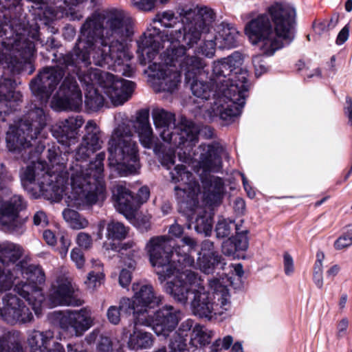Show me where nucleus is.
<instances>
[{"instance_id":"f257e3e1","label":"nucleus","mask_w":352,"mask_h":352,"mask_svg":"<svg viewBox=\"0 0 352 352\" xmlns=\"http://www.w3.org/2000/svg\"><path fill=\"white\" fill-rule=\"evenodd\" d=\"M133 23L121 9L109 8L95 12L88 16L80 29V36L72 52L60 55L54 67H47L30 84L34 97L46 103L66 74V70L78 72V64L91 63L93 51L95 65L110 68L120 66L124 56V43L133 34Z\"/></svg>"},{"instance_id":"f03ea898","label":"nucleus","mask_w":352,"mask_h":352,"mask_svg":"<svg viewBox=\"0 0 352 352\" xmlns=\"http://www.w3.org/2000/svg\"><path fill=\"white\" fill-rule=\"evenodd\" d=\"M176 11L181 17L182 28L171 30L161 38L160 29L151 27L137 41V53L140 63L146 65L155 58L161 47L165 48L161 54L164 64L190 74L204 69L206 64L200 57L190 55L188 50L209 32L215 16L210 8L190 3L179 4Z\"/></svg>"},{"instance_id":"7ed1b4c3","label":"nucleus","mask_w":352,"mask_h":352,"mask_svg":"<svg viewBox=\"0 0 352 352\" xmlns=\"http://www.w3.org/2000/svg\"><path fill=\"white\" fill-rule=\"evenodd\" d=\"M243 56L239 52L213 62L211 82L217 87V98L211 108L225 124L240 115L249 89L248 72L241 67Z\"/></svg>"},{"instance_id":"20e7f679","label":"nucleus","mask_w":352,"mask_h":352,"mask_svg":"<svg viewBox=\"0 0 352 352\" xmlns=\"http://www.w3.org/2000/svg\"><path fill=\"white\" fill-rule=\"evenodd\" d=\"M296 11L288 4L275 3L249 21L245 28L252 45H257L264 55L272 56L289 44L295 36Z\"/></svg>"},{"instance_id":"39448f33","label":"nucleus","mask_w":352,"mask_h":352,"mask_svg":"<svg viewBox=\"0 0 352 352\" xmlns=\"http://www.w3.org/2000/svg\"><path fill=\"white\" fill-rule=\"evenodd\" d=\"M94 153L82 141L76 151V162L70 168L72 205L78 208L96 204L106 197L103 164L105 153H99L94 161L87 164Z\"/></svg>"},{"instance_id":"423d86ee","label":"nucleus","mask_w":352,"mask_h":352,"mask_svg":"<svg viewBox=\"0 0 352 352\" xmlns=\"http://www.w3.org/2000/svg\"><path fill=\"white\" fill-rule=\"evenodd\" d=\"M170 175L172 182L179 183L175 186V191L179 204V211L189 220H192L197 214L195 230L198 233L210 236L212 229V217L199 208L197 195L201 190L192 173L187 170L185 166L177 165L174 171L170 172Z\"/></svg>"},{"instance_id":"0eeeda50","label":"nucleus","mask_w":352,"mask_h":352,"mask_svg":"<svg viewBox=\"0 0 352 352\" xmlns=\"http://www.w3.org/2000/svg\"><path fill=\"white\" fill-rule=\"evenodd\" d=\"M44 104L35 98L19 126H11L7 132V146L18 160L25 162L32 160L36 155L32 141H35L46 125L47 116L43 108Z\"/></svg>"},{"instance_id":"6e6552de","label":"nucleus","mask_w":352,"mask_h":352,"mask_svg":"<svg viewBox=\"0 0 352 352\" xmlns=\"http://www.w3.org/2000/svg\"><path fill=\"white\" fill-rule=\"evenodd\" d=\"M151 114L162 139L173 148L183 151V153L177 152L180 161L190 162L192 148L198 142L199 130L196 125L186 119H182L179 124L175 125V114L160 107L153 108Z\"/></svg>"},{"instance_id":"1a4fd4ad","label":"nucleus","mask_w":352,"mask_h":352,"mask_svg":"<svg viewBox=\"0 0 352 352\" xmlns=\"http://www.w3.org/2000/svg\"><path fill=\"white\" fill-rule=\"evenodd\" d=\"M164 288L176 302L182 305H186L189 294H192L190 305L194 315L211 319L214 314L212 298L202 285L200 277L195 272L190 270L180 272L173 280L167 282Z\"/></svg>"},{"instance_id":"9d476101","label":"nucleus","mask_w":352,"mask_h":352,"mask_svg":"<svg viewBox=\"0 0 352 352\" xmlns=\"http://www.w3.org/2000/svg\"><path fill=\"white\" fill-rule=\"evenodd\" d=\"M171 240L167 236H157L150 239L146 245V251L151 265L158 275L161 283L166 278L179 272L183 267L194 264V258L177 248L173 250Z\"/></svg>"},{"instance_id":"9b49d317","label":"nucleus","mask_w":352,"mask_h":352,"mask_svg":"<svg viewBox=\"0 0 352 352\" xmlns=\"http://www.w3.org/2000/svg\"><path fill=\"white\" fill-rule=\"evenodd\" d=\"M109 165L120 176L135 173L139 168L138 148L131 128L120 124L109 141Z\"/></svg>"},{"instance_id":"f8f14e48","label":"nucleus","mask_w":352,"mask_h":352,"mask_svg":"<svg viewBox=\"0 0 352 352\" xmlns=\"http://www.w3.org/2000/svg\"><path fill=\"white\" fill-rule=\"evenodd\" d=\"M21 0H0V40L12 42L14 47L20 50L21 42L38 40L37 27L30 25L27 14L19 6Z\"/></svg>"},{"instance_id":"ddd939ff","label":"nucleus","mask_w":352,"mask_h":352,"mask_svg":"<svg viewBox=\"0 0 352 352\" xmlns=\"http://www.w3.org/2000/svg\"><path fill=\"white\" fill-rule=\"evenodd\" d=\"M200 164L204 169L200 178L202 192L207 204L216 206L221 203L223 192V182L220 177L210 175V171H218L221 167V155L223 148L219 143L201 144Z\"/></svg>"},{"instance_id":"4468645a","label":"nucleus","mask_w":352,"mask_h":352,"mask_svg":"<svg viewBox=\"0 0 352 352\" xmlns=\"http://www.w3.org/2000/svg\"><path fill=\"white\" fill-rule=\"evenodd\" d=\"M11 180L12 177L7 175L3 164H0V223L7 232L21 235L26 231L28 217H20L19 213L26 208L27 202L21 195H14L2 203L3 197L10 192L7 182Z\"/></svg>"},{"instance_id":"2eb2a0df","label":"nucleus","mask_w":352,"mask_h":352,"mask_svg":"<svg viewBox=\"0 0 352 352\" xmlns=\"http://www.w3.org/2000/svg\"><path fill=\"white\" fill-rule=\"evenodd\" d=\"M17 282L14 292L23 298L32 307L36 315L41 314L44 295L37 285L45 282V274L42 268L34 265H28L21 261L14 268Z\"/></svg>"},{"instance_id":"dca6fc26","label":"nucleus","mask_w":352,"mask_h":352,"mask_svg":"<svg viewBox=\"0 0 352 352\" xmlns=\"http://www.w3.org/2000/svg\"><path fill=\"white\" fill-rule=\"evenodd\" d=\"M12 42L0 40V65L12 74H19L26 63H30L35 52V45L32 41L21 42L20 50L14 47Z\"/></svg>"},{"instance_id":"f3484780","label":"nucleus","mask_w":352,"mask_h":352,"mask_svg":"<svg viewBox=\"0 0 352 352\" xmlns=\"http://www.w3.org/2000/svg\"><path fill=\"white\" fill-rule=\"evenodd\" d=\"M98 85L114 105H120L127 101L135 89V83L130 80L116 78L114 75L102 71Z\"/></svg>"},{"instance_id":"a211bd4d","label":"nucleus","mask_w":352,"mask_h":352,"mask_svg":"<svg viewBox=\"0 0 352 352\" xmlns=\"http://www.w3.org/2000/svg\"><path fill=\"white\" fill-rule=\"evenodd\" d=\"M94 324V317L89 307L68 311L60 320V327L70 331L76 337L82 336Z\"/></svg>"},{"instance_id":"6ab92c4d","label":"nucleus","mask_w":352,"mask_h":352,"mask_svg":"<svg viewBox=\"0 0 352 352\" xmlns=\"http://www.w3.org/2000/svg\"><path fill=\"white\" fill-rule=\"evenodd\" d=\"M58 89L59 102L64 109L78 111L82 104V96L76 76L70 69L66 70V74L62 79Z\"/></svg>"},{"instance_id":"aec40b11","label":"nucleus","mask_w":352,"mask_h":352,"mask_svg":"<svg viewBox=\"0 0 352 352\" xmlns=\"http://www.w3.org/2000/svg\"><path fill=\"white\" fill-rule=\"evenodd\" d=\"M2 299L3 307L0 308V316L8 324H23L33 320L29 308L16 295L8 294Z\"/></svg>"},{"instance_id":"412c9836","label":"nucleus","mask_w":352,"mask_h":352,"mask_svg":"<svg viewBox=\"0 0 352 352\" xmlns=\"http://www.w3.org/2000/svg\"><path fill=\"white\" fill-rule=\"evenodd\" d=\"M182 318L180 309L166 305L155 313L154 320L151 319L153 329L157 336L167 338L176 329Z\"/></svg>"},{"instance_id":"4be33fe9","label":"nucleus","mask_w":352,"mask_h":352,"mask_svg":"<svg viewBox=\"0 0 352 352\" xmlns=\"http://www.w3.org/2000/svg\"><path fill=\"white\" fill-rule=\"evenodd\" d=\"M50 179H43L42 182L36 184V188L32 192L34 198L43 197L47 200L58 202L63 195L65 188L67 179L65 176L51 173L49 170Z\"/></svg>"},{"instance_id":"5701e85b","label":"nucleus","mask_w":352,"mask_h":352,"mask_svg":"<svg viewBox=\"0 0 352 352\" xmlns=\"http://www.w3.org/2000/svg\"><path fill=\"white\" fill-rule=\"evenodd\" d=\"M50 300L54 306L67 305L78 307L84 301L77 298L75 288L67 278H60L54 284L50 294Z\"/></svg>"},{"instance_id":"b1692460","label":"nucleus","mask_w":352,"mask_h":352,"mask_svg":"<svg viewBox=\"0 0 352 352\" xmlns=\"http://www.w3.org/2000/svg\"><path fill=\"white\" fill-rule=\"evenodd\" d=\"M49 165L43 161L32 162L31 164L20 170V178L23 188L32 195L36 184L43 179H50Z\"/></svg>"},{"instance_id":"393cba45","label":"nucleus","mask_w":352,"mask_h":352,"mask_svg":"<svg viewBox=\"0 0 352 352\" xmlns=\"http://www.w3.org/2000/svg\"><path fill=\"white\" fill-rule=\"evenodd\" d=\"M197 264L201 271L209 274L216 268L223 270L226 262L225 259L214 250V245L210 240H204L201 243V252L197 258Z\"/></svg>"},{"instance_id":"a878e982","label":"nucleus","mask_w":352,"mask_h":352,"mask_svg":"<svg viewBox=\"0 0 352 352\" xmlns=\"http://www.w3.org/2000/svg\"><path fill=\"white\" fill-rule=\"evenodd\" d=\"M82 124L83 120L80 117H70L53 126L52 133L58 142L69 146L76 142L78 130Z\"/></svg>"},{"instance_id":"bb28decb","label":"nucleus","mask_w":352,"mask_h":352,"mask_svg":"<svg viewBox=\"0 0 352 352\" xmlns=\"http://www.w3.org/2000/svg\"><path fill=\"white\" fill-rule=\"evenodd\" d=\"M134 292L133 298L135 303L143 308L142 311L157 306L162 301V297L157 295L152 285L143 283H134L132 285Z\"/></svg>"},{"instance_id":"cd10ccee","label":"nucleus","mask_w":352,"mask_h":352,"mask_svg":"<svg viewBox=\"0 0 352 352\" xmlns=\"http://www.w3.org/2000/svg\"><path fill=\"white\" fill-rule=\"evenodd\" d=\"M113 199L116 209L126 217L131 215L136 209V198L124 186L118 184L113 189Z\"/></svg>"},{"instance_id":"c85d7f7f","label":"nucleus","mask_w":352,"mask_h":352,"mask_svg":"<svg viewBox=\"0 0 352 352\" xmlns=\"http://www.w3.org/2000/svg\"><path fill=\"white\" fill-rule=\"evenodd\" d=\"M134 128L138 134L141 144L144 148H151L156 144L157 138L153 133L147 110H141L138 112Z\"/></svg>"},{"instance_id":"c756f323","label":"nucleus","mask_w":352,"mask_h":352,"mask_svg":"<svg viewBox=\"0 0 352 352\" xmlns=\"http://www.w3.org/2000/svg\"><path fill=\"white\" fill-rule=\"evenodd\" d=\"M200 70L201 69L197 71L195 73H191L190 74L186 72V78H192V82L190 84V89L195 96L204 100H208L210 98L211 96H212L214 101L212 103L210 108L208 109V112L211 117L219 118V116L214 115V113H212L211 111V108L216 102L218 97L217 87L211 82V78L210 79V82H204L195 80V76L197 72H199Z\"/></svg>"},{"instance_id":"7c9ffc66","label":"nucleus","mask_w":352,"mask_h":352,"mask_svg":"<svg viewBox=\"0 0 352 352\" xmlns=\"http://www.w3.org/2000/svg\"><path fill=\"white\" fill-rule=\"evenodd\" d=\"M119 309L124 314L133 315V323L135 325H143L146 327L151 326V318L148 312L142 311L143 308H140L135 303L134 298L126 297L122 298L119 301Z\"/></svg>"},{"instance_id":"2f4dec72","label":"nucleus","mask_w":352,"mask_h":352,"mask_svg":"<svg viewBox=\"0 0 352 352\" xmlns=\"http://www.w3.org/2000/svg\"><path fill=\"white\" fill-rule=\"evenodd\" d=\"M16 82L10 78L2 76L0 78V115L9 111L8 102L19 101L22 95L15 91Z\"/></svg>"},{"instance_id":"473e14b6","label":"nucleus","mask_w":352,"mask_h":352,"mask_svg":"<svg viewBox=\"0 0 352 352\" xmlns=\"http://www.w3.org/2000/svg\"><path fill=\"white\" fill-rule=\"evenodd\" d=\"M54 340V333L50 330L41 331L33 329L27 333V344L31 352H49Z\"/></svg>"},{"instance_id":"72a5a7b5","label":"nucleus","mask_w":352,"mask_h":352,"mask_svg":"<svg viewBox=\"0 0 352 352\" xmlns=\"http://www.w3.org/2000/svg\"><path fill=\"white\" fill-rule=\"evenodd\" d=\"M158 75L159 78L154 83V89L156 92L172 94L178 89L181 82V75L178 71L162 69Z\"/></svg>"},{"instance_id":"f704fd0d","label":"nucleus","mask_w":352,"mask_h":352,"mask_svg":"<svg viewBox=\"0 0 352 352\" xmlns=\"http://www.w3.org/2000/svg\"><path fill=\"white\" fill-rule=\"evenodd\" d=\"M23 252V248L18 244L9 241L0 243V266L14 272Z\"/></svg>"},{"instance_id":"c9c22d12","label":"nucleus","mask_w":352,"mask_h":352,"mask_svg":"<svg viewBox=\"0 0 352 352\" xmlns=\"http://www.w3.org/2000/svg\"><path fill=\"white\" fill-rule=\"evenodd\" d=\"M239 32L231 24L221 23L214 36L219 49L235 47L238 44Z\"/></svg>"},{"instance_id":"e433bc0d","label":"nucleus","mask_w":352,"mask_h":352,"mask_svg":"<svg viewBox=\"0 0 352 352\" xmlns=\"http://www.w3.org/2000/svg\"><path fill=\"white\" fill-rule=\"evenodd\" d=\"M0 352H25L21 333L16 330H5L0 335Z\"/></svg>"},{"instance_id":"4c0bfd02","label":"nucleus","mask_w":352,"mask_h":352,"mask_svg":"<svg viewBox=\"0 0 352 352\" xmlns=\"http://www.w3.org/2000/svg\"><path fill=\"white\" fill-rule=\"evenodd\" d=\"M248 230L237 232L235 236L228 237L221 245V251L226 256H234L237 251H245L248 248Z\"/></svg>"},{"instance_id":"58836bf2","label":"nucleus","mask_w":352,"mask_h":352,"mask_svg":"<svg viewBox=\"0 0 352 352\" xmlns=\"http://www.w3.org/2000/svg\"><path fill=\"white\" fill-rule=\"evenodd\" d=\"M89 58L91 60V63L89 65H84L82 63H80L78 64L79 67L78 69V72H72L76 77L78 76L79 80L81 83L84 84L87 87V91L90 89H95L94 85L98 84L99 82V78L101 74L102 71L98 70V69H91V70H87L86 72H81V67H88L91 63L95 65L93 62V51L90 50L89 52Z\"/></svg>"},{"instance_id":"ea45409f","label":"nucleus","mask_w":352,"mask_h":352,"mask_svg":"<svg viewBox=\"0 0 352 352\" xmlns=\"http://www.w3.org/2000/svg\"><path fill=\"white\" fill-rule=\"evenodd\" d=\"M82 142L95 152L102 148L103 141L101 131L94 122L89 120L86 124L85 135L82 138Z\"/></svg>"},{"instance_id":"a19ab883","label":"nucleus","mask_w":352,"mask_h":352,"mask_svg":"<svg viewBox=\"0 0 352 352\" xmlns=\"http://www.w3.org/2000/svg\"><path fill=\"white\" fill-rule=\"evenodd\" d=\"M139 326L134 324L128 342L129 347L134 350L151 347L153 342L152 334L139 329Z\"/></svg>"},{"instance_id":"79ce46f5","label":"nucleus","mask_w":352,"mask_h":352,"mask_svg":"<svg viewBox=\"0 0 352 352\" xmlns=\"http://www.w3.org/2000/svg\"><path fill=\"white\" fill-rule=\"evenodd\" d=\"M47 159L52 168H55L54 170L50 171L51 173H56L62 175L63 171L66 167V164L68 160L66 152L62 154L58 148L55 146L48 148L47 150Z\"/></svg>"},{"instance_id":"37998d69","label":"nucleus","mask_w":352,"mask_h":352,"mask_svg":"<svg viewBox=\"0 0 352 352\" xmlns=\"http://www.w3.org/2000/svg\"><path fill=\"white\" fill-rule=\"evenodd\" d=\"M209 286L214 291V298H217L220 302L221 307L227 310L230 304V294L228 289L221 284L217 278H213L209 280Z\"/></svg>"},{"instance_id":"c03bdc74","label":"nucleus","mask_w":352,"mask_h":352,"mask_svg":"<svg viewBox=\"0 0 352 352\" xmlns=\"http://www.w3.org/2000/svg\"><path fill=\"white\" fill-rule=\"evenodd\" d=\"M234 230L236 234L241 232L237 224H235L233 221L223 218L218 220L214 228L216 237L218 239L231 237Z\"/></svg>"},{"instance_id":"a18cd8bd","label":"nucleus","mask_w":352,"mask_h":352,"mask_svg":"<svg viewBox=\"0 0 352 352\" xmlns=\"http://www.w3.org/2000/svg\"><path fill=\"white\" fill-rule=\"evenodd\" d=\"M107 238L113 240H122L128 234L129 228L122 223L111 220L107 225Z\"/></svg>"},{"instance_id":"49530a36","label":"nucleus","mask_w":352,"mask_h":352,"mask_svg":"<svg viewBox=\"0 0 352 352\" xmlns=\"http://www.w3.org/2000/svg\"><path fill=\"white\" fill-rule=\"evenodd\" d=\"M91 263L93 270L88 274L85 283L88 287L94 288L100 285L101 280L104 278L103 267L102 263L98 260L92 259Z\"/></svg>"},{"instance_id":"de8ad7c7","label":"nucleus","mask_w":352,"mask_h":352,"mask_svg":"<svg viewBox=\"0 0 352 352\" xmlns=\"http://www.w3.org/2000/svg\"><path fill=\"white\" fill-rule=\"evenodd\" d=\"M213 336L214 332L212 330L204 326L196 324L192 329L191 340L192 341H197L201 346H204L210 342Z\"/></svg>"},{"instance_id":"09e8293b","label":"nucleus","mask_w":352,"mask_h":352,"mask_svg":"<svg viewBox=\"0 0 352 352\" xmlns=\"http://www.w3.org/2000/svg\"><path fill=\"white\" fill-rule=\"evenodd\" d=\"M85 104L88 109L97 111L104 104L103 96L96 89H90L85 93Z\"/></svg>"},{"instance_id":"8fccbe9b","label":"nucleus","mask_w":352,"mask_h":352,"mask_svg":"<svg viewBox=\"0 0 352 352\" xmlns=\"http://www.w3.org/2000/svg\"><path fill=\"white\" fill-rule=\"evenodd\" d=\"M15 275L11 269L1 268L0 266V292L10 289L14 281L17 282Z\"/></svg>"},{"instance_id":"3c124183","label":"nucleus","mask_w":352,"mask_h":352,"mask_svg":"<svg viewBox=\"0 0 352 352\" xmlns=\"http://www.w3.org/2000/svg\"><path fill=\"white\" fill-rule=\"evenodd\" d=\"M153 22H159L162 26L167 28H173L178 23V18L175 16L172 11H165L162 13L157 14Z\"/></svg>"},{"instance_id":"603ef678","label":"nucleus","mask_w":352,"mask_h":352,"mask_svg":"<svg viewBox=\"0 0 352 352\" xmlns=\"http://www.w3.org/2000/svg\"><path fill=\"white\" fill-rule=\"evenodd\" d=\"M346 232L340 236L334 243V248L338 250H343L352 245V224L346 227Z\"/></svg>"},{"instance_id":"864d4df0","label":"nucleus","mask_w":352,"mask_h":352,"mask_svg":"<svg viewBox=\"0 0 352 352\" xmlns=\"http://www.w3.org/2000/svg\"><path fill=\"white\" fill-rule=\"evenodd\" d=\"M217 43L214 36L211 38H205L203 44L200 46V52L208 58H212L215 54Z\"/></svg>"},{"instance_id":"5fc2aeb1","label":"nucleus","mask_w":352,"mask_h":352,"mask_svg":"<svg viewBox=\"0 0 352 352\" xmlns=\"http://www.w3.org/2000/svg\"><path fill=\"white\" fill-rule=\"evenodd\" d=\"M252 63L255 70V75L258 77L267 71L268 67L265 58L261 54L254 56Z\"/></svg>"},{"instance_id":"6e6d98bb","label":"nucleus","mask_w":352,"mask_h":352,"mask_svg":"<svg viewBox=\"0 0 352 352\" xmlns=\"http://www.w3.org/2000/svg\"><path fill=\"white\" fill-rule=\"evenodd\" d=\"M192 321L190 320L183 322L179 326L177 331H176L171 338L178 340H186V337L188 336V332L192 327Z\"/></svg>"},{"instance_id":"4d7b16f0","label":"nucleus","mask_w":352,"mask_h":352,"mask_svg":"<svg viewBox=\"0 0 352 352\" xmlns=\"http://www.w3.org/2000/svg\"><path fill=\"white\" fill-rule=\"evenodd\" d=\"M58 236L60 243L59 253L62 258H65L71 245V239L69 237L68 234L64 232H60Z\"/></svg>"},{"instance_id":"13d9d810","label":"nucleus","mask_w":352,"mask_h":352,"mask_svg":"<svg viewBox=\"0 0 352 352\" xmlns=\"http://www.w3.org/2000/svg\"><path fill=\"white\" fill-rule=\"evenodd\" d=\"M72 261L78 269H82L85 265V259L82 250L78 248L72 249L70 253Z\"/></svg>"},{"instance_id":"bf43d9fd","label":"nucleus","mask_w":352,"mask_h":352,"mask_svg":"<svg viewBox=\"0 0 352 352\" xmlns=\"http://www.w3.org/2000/svg\"><path fill=\"white\" fill-rule=\"evenodd\" d=\"M121 311L118 306H110L107 311V317L109 322L118 324L120 321Z\"/></svg>"},{"instance_id":"052dcab7","label":"nucleus","mask_w":352,"mask_h":352,"mask_svg":"<svg viewBox=\"0 0 352 352\" xmlns=\"http://www.w3.org/2000/svg\"><path fill=\"white\" fill-rule=\"evenodd\" d=\"M76 243L80 248L88 250L92 245V239L89 234L80 232L77 235Z\"/></svg>"},{"instance_id":"680f3d73","label":"nucleus","mask_w":352,"mask_h":352,"mask_svg":"<svg viewBox=\"0 0 352 352\" xmlns=\"http://www.w3.org/2000/svg\"><path fill=\"white\" fill-rule=\"evenodd\" d=\"M157 0H131L133 5L140 10L150 11L155 7Z\"/></svg>"},{"instance_id":"e2e57ef3","label":"nucleus","mask_w":352,"mask_h":352,"mask_svg":"<svg viewBox=\"0 0 352 352\" xmlns=\"http://www.w3.org/2000/svg\"><path fill=\"white\" fill-rule=\"evenodd\" d=\"M74 219L70 223L69 226L76 230L83 229L88 226L89 222L88 221L81 216L79 213H78V217L74 218Z\"/></svg>"},{"instance_id":"0e129e2a","label":"nucleus","mask_w":352,"mask_h":352,"mask_svg":"<svg viewBox=\"0 0 352 352\" xmlns=\"http://www.w3.org/2000/svg\"><path fill=\"white\" fill-rule=\"evenodd\" d=\"M33 223L35 226H46L48 223V220L45 212L43 210L36 212L33 216Z\"/></svg>"},{"instance_id":"69168bd1","label":"nucleus","mask_w":352,"mask_h":352,"mask_svg":"<svg viewBox=\"0 0 352 352\" xmlns=\"http://www.w3.org/2000/svg\"><path fill=\"white\" fill-rule=\"evenodd\" d=\"M99 352H112V344L109 338L102 336L98 346Z\"/></svg>"},{"instance_id":"338daca9","label":"nucleus","mask_w":352,"mask_h":352,"mask_svg":"<svg viewBox=\"0 0 352 352\" xmlns=\"http://www.w3.org/2000/svg\"><path fill=\"white\" fill-rule=\"evenodd\" d=\"M131 281V271L123 269L119 276V283L122 287H127Z\"/></svg>"},{"instance_id":"774afa93","label":"nucleus","mask_w":352,"mask_h":352,"mask_svg":"<svg viewBox=\"0 0 352 352\" xmlns=\"http://www.w3.org/2000/svg\"><path fill=\"white\" fill-rule=\"evenodd\" d=\"M284 270L287 275H291L294 271L293 258L288 253L284 254Z\"/></svg>"}]
</instances>
